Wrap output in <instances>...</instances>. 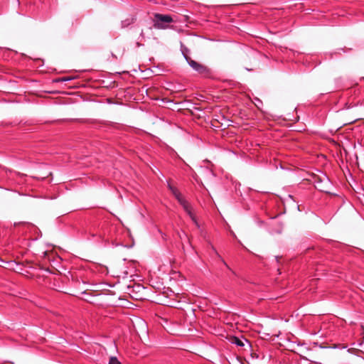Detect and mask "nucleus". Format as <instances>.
Returning <instances> with one entry per match:
<instances>
[{
    "mask_svg": "<svg viewBox=\"0 0 364 364\" xmlns=\"http://www.w3.org/2000/svg\"><path fill=\"white\" fill-rule=\"evenodd\" d=\"M357 120H358V119H355L353 120L352 122H348V124H350V123H353V122H356Z\"/></svg>",
    "mask_w": 364,
    "mask_h": 364,
    "instance_id": "9d476101",
    "label": "nucleus"
},
{
    "mask_svg": "<svg viewBox=\"0 0 364 364\" xmlns=\"http://www.w3.org/2000/svg\"><path fill=\"white\" fill-rule=\"evenodd\" d=\"M136 287L137 289H140V288H141V286H140V285H137Z\"/></svg>",
    "mask_w": 364,
    "mask_h": 364,
    "instance_id": "9b49d317",
    "label": "nucleus"
},
{
    "mask_svg": "<svg viewBox=\"0 0 364 364\" xmlns=\"http://www.w3.org/2000/svg\"><path fill=\"white\" fill-rule=\"evenodd\" d=\"M187 62L190 65L193 69H194L196 71H197L199 74L207 75L209 73V69L204 65L199 63L193 60H192L188 56H185Z\"/></svg>",
    "mask_w": 364,
    "mask_h": 364,
    "instance_id": "20e7f679",
    "label": "nucleus"
},
{
    "mask_svg": "<svg viewBox=\"0 0 364 364\" xmlns=\"http://www.w3.org/2000/svg\"><path fill=\"white\" fill-rule=\"evenodd\" d=\"M230 341L232 343H235L238 346H245L243 341H242L241 339H240L239 338H237L236 336H231L230 338Z\"/></svg>",
    "mask_w": 364,
    "mask_h": 364,
    "instance_id": "423d86ee",
    "label": "nucleus"
},
{
    "mask_svg": "<svg viewBox=\"0 0 364 364\" xmlns=\"http://www.w3.org/2000/svg\"><path fill=\"white\" fill-rule=\"evenodd\" d=\"M154 27L158 29H163L166 27V25L173 21L172 17L169 15H164L156 14L154 15Z\"/></svg>",
    "mask_w": 364,
    "mask_h": 364,
    "instance_id": "7ed1b4c3",
    "label": "nucleus"
},
{
    "mask_svg": "<svg viewBox=\"0 0 364 364\" xmlns=\"http://www.w3.org/2000/svg\"><path fill=\"white\" fill-rule=\"evenodd\" d=\"M109 364H121L116 357H111Z\"/></svg>",
    "mask_w": 364,
    "mask_h": 364,
    "instance_id": "0eeeda50",
    "label": "nucleus"
},
{
    "mask_svg": "<svg viewBox=\"0 0 364 364\" xmlns=\"http://www.w3.org/2000/svg\"><path fill=\"white\" fill-rule=\"evenodd\" d=\"M315 183L316 188L319 191L328 194H331V183L330 179L326 176H323V177L316 176L315 178Z\"/></svg>",
    "mask_w": 364,
    "mask_h": 364,
    "instance_id": "f03ea898",
    "label": "nucleus"
},
{
    "mask_svg": "<svg viewBox=\"0 0 364 364\" xmlns=\"http://www.w3.org/2000/svg\"><path fill=\"white\" fill-rule=\"evenodd\" d=\"M338 355V352L335 349L324 348L318 358L322 361H330L334 360Z\"/></svg>",
    "mask_w": 364,
    "mask_h": 364,
    "instance_id": "39448f33",
    "label": "nucleus"
},
{
    "mask_svg": "<svg viewBox=\"0 0 364 364\" xmlns=\"http://www.w3.org/2000/svg\"><path fill=\"white\" fill-rule=\"evenodd\" d=\"M251 355H252V357H253V358H258V355H257L256 353H251Z\"/></svg>",
    "mask_w": 364,
    "mask_h": 364,
    "instance_id": "1a4fd4ad",
    "label": "nucleus"
},
{
    "mask_svg": "<svg viewBox=\"0 0 364 364\" xmlns=\"http://www.w3.org/2000/svg\"><path fill=\"white\" fill-rule=\"evenodd\" d=\"M73 79V77H62V78H60L58 79L57 81H67V80H72Z\"/></svg>",
    "mask_w": 364,
    "mask_h": 364,
    "instance_id": "6e6552de",
    "label": "nucleus"
},
{
    "mask_svg": "<svg viewBox=\"0 0 364 364\" xmlns=\"http://www.w3.org/2000/svg\"><path fill=\"white\" fill-rule=\"evenodd\" d=\"M168 188L173 193V195L176 198L179 203L183 206L185 211L188 214V215L191 217V220L194 222L196 225L197 227H199L198 223L196 220V216L192 212V208L190 204L186 201L183 196H181V193L177 190L176 188L173 187L170 183L168 184Z\"/></svg>",
    "mask_w": 364,
    "mask_h": 364,
    "instance_id": "f257e3e1",
    "label": "nucleus"
}]
</instances>
